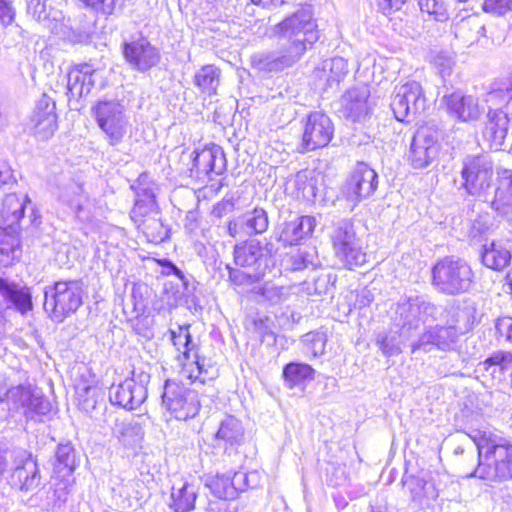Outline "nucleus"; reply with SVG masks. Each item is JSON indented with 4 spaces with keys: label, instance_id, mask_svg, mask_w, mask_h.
Listing matches in <instances>:
<instances>
[{
    "label": "nucleus",
    "instance_id": "26",
    "mask_svg": "<svg viewBox=\"0 0 512 512\" xmlns=\"http://www.w3.org/2000/svg\"><path fill=\"white\" fill-rule=\"evenodd\" d=\"M317 225L314 216H300L283 223L279 235V241L285 246L298 245L301 241L309 238Z\"/></svg>",
    "mask_w": 512,
    "mask_h": 512
},
{
    "label": "nucleus",
    "instance_id": "25",
    "mask_svg": "<svg viewBox=\"0 0 512 512\" xmlns=\"http://www.w3.org/2000/svg\"><path fill=\"white\" fill-rule=\"evenodd\" d=\"M487 202L498 216L512 220V170L503 169L498 172L494 193H490Z\"/></svg>",
    "mask_w": 512,
    "mask_h": 512
},
{
    "label": "nucleus",
    "instance_id": "8",
    "mask_svg": "<svg viewBox=\"0 0 512 512\" xmlns=\"http://www.w3.org/2000/svg\"><path fill=\"white\" fill-rule=\"evenodd\" d=\"M462 187L465 191L481 200H490V190L493 186L494 165L491 157L486 154L467 156L461 169Z\"/></svg>",
    "mask_w": 512,
    "mask_h": 512
},
{
    "label": "nucleus",
    "instance_id": "40",
    "mask_svg": "<svg viewBox=\"0 0 512 512\" xmlns=\"http://www.w3.org/2000/svg\"><path fill=\"white\" fill-rule=\"evenodd\" d=\"M220 81L221 70L215 65L207 64L196 71L193 83L201 93L213 96L217 94Z\"/></svg>",
    "mask_w": 512,
    "mask_h": 512
},
{
    "label": "nucleus",
    "instance_id": "27",
    "mask_svg": "<svg viewBox=\"0 0 512 512\" xmlns=\"http://www.w3.org/2000/svg\"><path fill=\"white\" fill-rule=\"evenodd\" d=\"M348 73L347 61L342 57H334L323 61L321 67L314 71L318 85L324 91L337 87Z\"/></svg>",
    "mask_w": 512,
    "mask_h": 512
},
{
    "label": "nucleus",
    "instance_id": "4",
    "mask_svg": "<svg viewBox=\"0 0 512 512\" xmlns=\"http://www.w3.org/2000/svg\"><path fill=\"white\" fill-rule=\"evenodd\" d=\"M83 303L80 280L57 281L44 288V310L57 323L74 314Z\"/></svg>",
    "mask_w": 512,
    "mask_h": 512
},
{
    "label": "nucleus",
    "instance_id": "2",
    "mask_svg": "<svg viewBox=\"0 0 512 512\" xmlns=\"http://www.w3.org/2000/svg\"><path fill=\"white\" fill-rule=\"evenodd\" d=\"M444 324L429 325L419 338L411 343V352L429 353L457 351L461 336L470 331L475 322V308L451 306L443 308Z\"/></svg>",
    "mask_w": 512,
    "mask_h": 512
},
{
    "label": "nucleus",
    "instance_id": "61",
    "mask_svg": "<svg viewBox=\"0 0 512 512\" xmlns=\"http://www.w3.org/2000/svg\"><path fill=\"white\" fill-rule=\"evenodd\" d=\"M406 0H382L379 2L384 14H388L393 10H399Z\"/></svg>",
    "mask_w": 512,
    "mask_h": 512
},
{
    "label": "nucleus",
    "instance_id": "64",
    "mask_svg": "<svg viewBox=\"0 0 512 512\" xmlns=\"http://www.w3.org/2000/svg\"><path fill=\"white\" fill-rule=\"evenodd\" d=\"M14 182L15 179L11 169L6 168L4 170H0V187Z\"/></svg>",
    "mask_w": 512,
    "mask_h": 512
},
{
    "label": "nucleus",
    "instance_id": "63",
    "mask_svg": "<svg viewBox=\"0 0 512 512\" xmlns=\"http://www.w3.org/2000/svg\"><path fill=\"white\" fill-rule=\"evenodd\" d=\"M233 204L230 201H221L214 205L212 214L218 218H221L226 214L228 210H231Z\"/></svg>",
    "mask_w": 512,
    "mask_h": 512
},
{
    "label": "nucleus",
    "instance_id": "39",
    "mask_svg": "<svg viewBox=\"0 0 512 512\" xmlns=\"http://www.w3.org/2000/svg\"><path fill=\"white\" fill-rule=\"evenodd\" d=\"M54 0H27V13L49 29L62 18L60 10L53 7Z\"/></svg>",
    "mask_w": 512,
    "mask_h": 512
},
{
    "label": "nucleus",
    "instance_id": "23",
    "mask_svg": "<svg viewBox=\"0 0 512 512\" xmlns=\"http://www.w3.org/2000/svg\"><path fill=\"white\" fill-rule=\"evenodd\" d=\"M269 226L267 212L260 207L246 211L237 218L230 220L227 225L231 237L241 235H257L264 233Z\"/></svg>",
    "mask_w": 512,
    "mask_h": 512
},
{
    "label": "nucleus",
    "instance_id": "28",
    "mask_svg": "<svg viewBox=\"0 0 512 512\" xmlns=\"http://www.w3.org/2000/svg\"><path fill=\"white\" fill-rule=\"evenodd\" d=\"M449 114L461 121H470L478 118L480 111L478 100L460 91L443 97Z\"/></svg>",
    "mask_w": 512,
    "mask_h": 512
},
{
    "label": "nucleus",
    "instance_id": "59",
    "mask_svg": "<svg viewBox=\"0 0 512 512\" xmlns=\"http://www.w3.org/2000/svg\"><path fill=\"white\" fill-rule=\"evenodd\" d=\"M512 328V318L511 317H501L498 318L495 323L496 333L499 337H504L506 341H508V336L510 334V330Z\"/></svg>",
    "mask_w": 512,
    "mask_h": 512
},
{
    "label": "nucleus",
    "instance_id": "7",
    "mask_svg": "<svg viewBox=\"0 0 512 512\" xmlns=\"http://www.w3.org/2000/svg\"><path fill=\"white\" fill-rule=\"evenodd\" d=\"M395 325L401 327V334L409 340L412 332L421 323L436 321L443 315V308L430 302L423 295L410 296L398 302L395 310Z\"/></svg>",
    "mask_w": 512,
    "mask_h": 512
},
{
    "label": "nucleus",
    "instance_id": "48",
    "mask_svg": "<svg viewBox=\"0 0 512 512\" xmlns=\"http://www.w3.org/2000/svg\"><path fill=\"white\" fill-rule=\"evenodd\" d=\"M100 396H102V392L95 386L87 385L78 389L77 399L79 408L88 414L92 413L97 406L98 398Z\"/></svg>",
    "mask_w": 512,
    "mask_h": 512
},
{
    "label": "nucleus",
    "instance_id": "9",
    "mask_svg": "<svg viewBox=\"0 0 512 512\" xmlns=\"http://www.w3.org/2000/svg\"><path fill=\"white\" fill-rule=\"evenodd\" d=\"M92 114L111 146H116L123 141L130 126L123 104L115 99L99 100L92 107Z\"/></svg>",
    "mask_w": 512,
    "mask_h": 512
},
{
    "label": "nucleus",
    "instance_id": "1",
    "mask_svg": "<svg viewBox=\"0 0 512 512\" xmlns=\"http://www.w3.org/2000/svg\"><path fill=\"white\" fill-rule=\"evenodd\" d=\"M273 33L278 38L277 50L260 53L253 58L257 67L267 72H278L293 66L320 37L310 5L301 6L285 17L275 25Z\"/></svg>",
    "mask_w": 512,
    "mask_h": 512
},
{
    "label": "nucleus",
    "instance_id": "11",
    "mask_svg": "<svg viewBox=\"0 0 512 512\" xmlns=\"http://www.w3.org/2000/svg\"><path fill=\"white\" fill-rule=\"evenodd\" d=\"M260 481L261 475L258 471H227L205 476V486L220 500H234L240 492L258 487Z\"/></svg>",
    "mask_w": 512,
    "mask_h": 512
},
{
    "label": "nucleus",
    "instance_id": "30",
    "mask_svg": "<svg viewBox=\"0 0 512 512\" xmlns=\"http://www.w3.org/2000/svg\"><path fill=\"white\" fill-rule=\"evenodd\" d=\"M53 474L56 478L74 477L80 465V454L71 441L60 442L55 450Z\"/></svg>",
    "mask_w": 512,
    "mask_h": 512
},
{
    "label": "nucleus",
    "instance_id": "53",
    "mask_svg": "<svg viewBox=\"0 0 512 512\" xmlns=\"http://www.w3.org/2000/svg\"><path fill=\"white\" fill-rule=\"evenodd\" d=\"M226 269L228 270L229 280L238 286L252 284L263 278L261 275H256L255 272H251L249 269H242L237 266L231 267L229 264L226 265Z\"/></svg>",
    "mask_w": 512,
    "mask_h": 512
},
{
    "label": "nucleus",
    "instance_id": "32",
    "mask_svg": "<svg viewBox=\"0 0 512 512\" xmlns=\"http://www.w3.org/2000/svg\"><path fill=\"white\" fill-rule=\"evenodd\" d=\"M370 90L367 86L362 85L349 89L341 99L344 113L353 121L360 120L369 112L368 98Z\"/></svg>",
    "mask_w": 512,
    "mask_h": 512
},
{
    "label": "nucleus",
    "instance_id": "49",
    "mask_svg": "<svg viewBox=\"0 0 512 512\" xmlns=\"http://www.w3.org/2000/svg\"><path fill=\"white\" fill-rule=\"evenodd\" d=\"M59 198L74 210H80L83 200V188L78 182L71 181L61 188Z\"/></svg>",
    "mask_w": 512,
    "mask_h": 512
},
{
    "label": "nucleus",
    "instance_id": "57",
    "mask_svg": "<svg viewBox=\"0 0 512 512\" xmlns=\"http://www.w3.org/2000/svg\"><path fill=\"white\" fill-rule=\"evenodd\" d=\"M482 8L487 13L502 16L512 10V0H484Z\"/></svg>",
    "mask_w": 512,
    "mask_h": 512
},
{
    "label": "nucleus",
    "instance_id": "14",
    "mask_svg": "<svg viewBox=\"0 0 512 512\" xmlns=\"http://www.w3.org/2000/svg\"><path fill=\"white\" fill-rule=\"evenodd\" d=\"M273 244L262 243L257 239L242 241L234 246L233 258L237 267L249 269L256 275L265 276L266 271L273 266Z\"/></svg>",
    "mask_w": 512,
    "mask_h": 512
},
{
    "label": "nucleus",
    "instance_id": "22",
    "mask_svg": "<svg viewBox=\"0 0 512 512\" xmlns=\"http://www.w3.org/2000/svg\"><path fill=\"white\" fill-rule=\"evenodd\" d=\"M34 134L40 140L51 138L58 128L55 101L43 94L31 116Z\"/></svg>",
    "mask_w": 512,
    "mask_h": 512
},
{
    "label": "nucleus",
    "instance_id": "46",
    "mask_svg": "<svg viewBox=\"0 0 512 512\" xmlns=\"http://www.w3.org/2000/svg\"><path fill=\"white\" fill-rule=\"evenodd\" d=\"M57 479L58 482L54 484L55 488L53 493V506L58 511H65L68 503L71 501V493L75 478L65 477Z\"/></svg>",
    "mask_w": 512,
    "mask_h": 512
},
{
    "label": "nucleus",
    "instance_id": "60",
    "mask_svg": "<svg viewBox=\"0 0 512 512\" xmlns=\"http://www.w3.org/2000/svg\"><path fill=\"white\" fill-rule=\"evenodd\" d=\"M228 500L209 501L206 511L207 512H236L237 508L230 503Z\"/></svg>",
    "mask_w": 512,
    "mask_h": 512
},
{
    "label": "nucleus",
    "instance_id": "13",
    "mask_svg": "<svg viewBox=\"0 0 512 512\" xmlns=\"http://www.w3.org/2000/svg\"><path fill=\"white\" fill-rule=\"evenodd\" d=\"M390 107L400 122H410L423 113L427 99L419 82L409 81L395 87Z\"/></svg>",
    "mask_w": 512,
    "mask_h": 512
},
{
    "label": "nucleus",
    "instance_id": "3",
    "mask_svg": "<svg viewBox=\"0 0 512 512\" xmlns=\"http://www.w3.org/2000/svg\"><path fill=\"white\" fill-rule=\"evenodd\" d=\"M477 454H467L472 465L467 478L476 477L491 482L512 479V443L498 435L484 434L476 441Z\"/></svg>",
    "mask_w": 512,
    "mask_h": 512
},
{
    "label": "nucleus",
    "instance_id": "6",
    "mask_svg": "<svg viewBox=\"0 0 512 512\" xmlns=\"http://www.w3.org/2000/svg\"><path fill=\"white\" fill-rule=\"evenodd\" d=\"M332 250L341 267L353 270L363 266L367 259L362 239L349 220L339 221L330 233Z\"/></svg>",
    "mask_w": 512,
    "mask_h": 512
},
{
    "label": "nucleus",
    "instance_id": "54",
    "mask_svg": "<svg viewBox=\"0 0 512 512\" xmlns=\"http://www.w3.org/2000/svg\"><path fill=\"white\" fill-rule=\"evenodd\" d=\"M261 296L271 304H279L285 301L289 296V288L266 283L260 292Z\"/></svg>",
    "mask_w": 512,
    "mask_h": 512
},
{
    "label": "nucleus",
    "instance_id": "12",
    "mask_svg": "<svg viewBox=\"0 0 512 512\" xmlns=\"http://www.w3.org/2000/svg\"><path fill=\"white\" fill-rule=\"evenodd\" d=\"M161 398L162 407L177 420L194 418L201 407L199 395L195 389L171 379L165 381Z\"/></svg>",
    "mask_w": 512,
    "mask_h": 512
},
{
    "label": "nucleus",
    "instance_id": "50",
    "mask_svg": "<svg viewBox=\"0 0 512 512\" xmlns=\"http://www.w3.org/2000/svg\"><path fill=\"white\" fill-rule=\"evenodd\" d=\"M419 7L434 20L443 22L448 19V10L445 0H419Z\"/></svg>",
    "mask_w": 512,
    "mask_h": 512
},
{
    "label": "nucleus",
    "instance_id": "36",
    "mask_svg": "<svg viewBox=\"0 0 512 512\" xmlns=\"http://www.w3.org/2000/svg\"><path fill=\"white\" fill-rule=\"evenodd\" d=\"M158 215H160V211L154 191L151 188L138 189L134 207L130 212L132 221L136 224L148 217Z\"/></svg>",
    "mask_w": 512,
    "mask_h": 512
},
{
    "label": "nucleus",
    "instance_id": "42",
    "mask_svg": "<svg viewBox=\"0 0 512 512\" xmlns=\"http://www.w3.org/2000/svg\"><path fill=\"white\" fill-rule=\"evenodd\" d=\"M136 225L151 243L160 244L169 238L170 228L163 223L160 215L148 217Z\"/></svg>",
    "mask_w": 512,
    "mask_h": 512
},
{
    "label": "nucleus",
    "instance_id": "5",
    "mask_svg": "<svg viewBox=\"0 0 512 512\" xmlns=\"http://www.w3.org/2000/svg\"><path fill=\"white\" fill-rule=\"evenodd\" d=\"M474 273L470 265L462 259L444 257L432 268V285L448 296H455L469 291Z\"/></svg>",
    "mask_w": 512,
    "mask_h": 512
},
{
    "label": "nucleus",
    "instance_id": "17",
    "mask_svg": "<svg viewBox=\"0 0 512 512\" xmlns=\"http://www.w3.org/2000/svg\"><path fill=\"white\" fill-rule=\"evenodd\" d=\"M440 152L439 133L431 127H420L412 138L408 160L414 169L429 167Z\"/></svg>",
    "mask_w": 512,
    "mask_h": 512
},
{
    "label": "nucleus",
    "instance_id": "24",
    "mask_svg": "<svg viewBox=\"0 0 512 512\" xmlns=\"http://www.w3.org/2000/svg\"><path fill=\"white\" fill-rule=\"evenodd\" d=\"M99 72L88 63L75 65L67 74V95L81 99L89 95L94 88Z\"/></svg>",
    "mask_w": 512,
    "mask_h": 512
},
{
    "label": "nucleus",
    "instance_id": "20",
    "mask_svg": "<svg viewBox=\"0 0 512 512\" xmlns=\"http://www.w3.org/2000/svg\"><path fill=\"white\" fill-rule=\"evenodd\" d=\"M378 187V174L368 164L358 162L346 179L342 192L354 203H359L375 193Z\"/></svg>",
    "mask_w": 512,
    "mask_h": 512
},
{
    "label": "nucleus",
    "instance_id": "43",
    "mask_svg": "<svg viewBox=\"0 0 512 512\" xmlns=\"http://www.w3.org/2000/svg\"><path fill=\"white\" fill-rule=\"evenodd\" d=\"M5 231L6 233L0 236V265L7 267L20 257L21 248L19 233Z\"/></svg>",
    "mask_w": 512,
    "mask_h": 512
},
{
    "label": "nucleus",
    "instance_id": "44",
    "mask_svg": "<svg viewBox=\"0 0 512 512\" xmlns=\"http://www.w3.org/2000/svg\"><path fill=\"white\" fill-rule=\"evenodd\" d=\"M401 334V327L390 333L380 332L376 337V344L383 355L390 357L401 353V345L407 342Z\"/></svg>",
    "mask_w": 512,
    "mask_h": 512
},
{
    "label": "nucleus",
    "instance_id": "16",
    "mask_svg": "<svg viewBox=\"0 0 512 512\" xmlns=\"http://www.w3.org/2000/svg\"><path fill=\"white\" fill-rule=\"evenodd\" d=\"M334 135V124L323 112L309 113L303 120L301 148L303 152L328 146Z\"/></svg>",
    "mask_w": 512,
    "mask_h": 512
},
{
    "label": "nucleus",
    "instance_id": "31",
    "mask_svg": "<svg viewBox=\"0 0 512 512\" xmlns=\"http://www.w3.org/2000/svg\"><path fill=\"white\" fill-rule=\"evenodd\" d=\"M26 203H31L27 196L21 198L15 193L7 194L2 205V222L4 230H10L12 233H19L20 221L24 217Z\"/></svg>",
    "mask_w": 512,
    "mask_h": 512
},
{
    "label": "nucleus",
    "instance_id": "55",
    "mask_svg": "<svg viewBox=\"0 0 512 512\" xmlns=\"http://www.w3.org/2000/svg\"><path fill=\"white\" fill-rule=\"evenodd\" d=\"M87 7L105 16L112 15L117 6H122V0H80Z\"/></svg>",
    "mask_w": 512,
    "mask_h": 512
},
{
    "label": "nucleus",
    "instance_id": "10",
    "mask_svg": "<svg viewBox=\"0 0 512 512\" xmlns=\"http://www.w3.org/2000/svg\"><path fill=\"white\" fill-rule=\"evenodd\" d=\"M9 484L23 493H36L43 485V478L37 459L22 448L11 451V471Z\"/></svg>",
    "mask_w": 512,
    "mask_h": 512
},
{
    "label": "nucleus",
    "instance_id": "52",
    "mask_svg": "<svg viewBox=\"0 0 512 512\" xmlns=\"http://www.w3.org/2000/svg\"><path fill=\"white\" fill-rule=\"evenodd\" d=\"M302 341L306 346L307 352L317 357L325 351L327 336L324 332L313 331L305 334Z\"/></svg>",
    "mask_w": 512,
    "mask_h": 512
},
{
    "label": "nucleus",
    "instance_id": "34",
    "mask_svg": "<svg viewBox=\"0 0 512 512\" xmlns=\"http://www.w3.org/2000/svg\"><path fill=\"white\" fill-rule=\"evenodd\" d=\"M487 116L488 122L483 135L491 143V147L499 148L507 136L510 120L501 109H490Z\"/></svg>",
    "mask_w": 512,
    "mask_h": 512
},
{
    "label": "nucleus",
    "instance_id": "56",
    "mask_svg": "<svg viewBox=\"0 0 512 512\" xmlns=\"http://www.w3.org/2000/svg\"><path fill=\"white\" fill-rule=\"evenodd\" d=\"M159 265L162 267V274L169 276V275H175L177 278H179L182 281V284L184 286V289L187 291V293H191L192 289L189 288V280L184 275V273L169 259H161L159 260Z\"/></svg>",
    "mask_w": 512,
    "mask_h": 512
},
{
    "label": "nucleus",
    "instance_id": "58",
    "mask_svg": "<svg viewBox=\"0 0 512 512\" xmlns=\"http://www.w3.org/2000/svg\"><path fill=\"white\" fill-rule=\"evenodd\" d=\"M15 19V9L11 0H0V22L3 25L11 24Z\"/></svg>",
    "mask_w": 512,
    "mask_h": 512
},
{
    "label": "nucleus",
    "instance_id": "38",
    "mask_svg": "<svg viewBox=\"0 0 512 512\" xmlns=\"http://www.w3.org/2000/svg\"><path fill=\"white\" fill-rule=\"evenodd\" d=\"M215 437L226 447L239 446L244 441V427L239 419L228 415L220 422Z\"/></svg>",
    "mask_w": 512,
    "mask_h": 512
},
{
    "label": "nucleus",
    "instance_id": "37",
    "mask_svg": "<svg viewBox=\"0 0 512 512\" xmlns=\"http://www.w3.org/2000/svg\"><path fill=\"white\" fill-rule=\"evenodd\" d=\"M0 293L9 300L17 311L25 314L33 307L32 295L27 287H20L14 283H10L4 278H0Z\"/></svg>",
    "mask_w": 512,
    "mask_h": 512
},
{
    "label": "nucleus",
    "instance_id": "47",
    "mask_svg": "<svg viewBox=\"0 0 512 512\" xmlns=\"http://www.w3.org/2000/svg\"><path fill=\"white\" fill-rule=\"evenodd\" d=\"M171 340L178 351H182L186 360L191 359V353L196 349L192 341L188 326H179L177 330H171Z\"/></svg>",
    "mask_w": 512,
    "mask_h": 512
},
{
    "label": "nucleus",
    "instance_id": "21",
    "mask_svg": "<svg viewBox=\"0 0 512 512\" xmlns=\"http://www.w3.org/2000/svg\"><path fill=\"white\" fill-rule=\"evenodd\" d=\"M123 55L129 65L141 73L155 67L161 59L159 50L145 38L124 43Z\"/></svg>",
    "mask_w": 512,
    "mask_h": 512
},
{
    "label": "nucleus",
    "instance_id": "41",
    "mask_svg": "<svg viewBox=\"0 0 512 512\" xmlns=\"http://www.w3.org/2000/svg\"><path fill=\"white\" fill-rule=\"evenodd\" d=\"M315 370L306 363L290 362L283 368L285 385L292 389L304 386L307 381L314 379Z\"/></svg>",
    "mask_w": 512,
    "mask_h": 512
},
{
    "label": "nucleus",
    "instance_id": "35",
    "mask_svg": "<svg viewBox=\"0 0 512 512\" xmlns=\"http://www.w3.org/2000/svg\"><path fill=\"white\" fill-rule=\"evenodd\" d=\"M198 486L184 482L180 486L173 485L168 506L173 512H191L195 509Z\"/></svg>",
    "mask_w": 512,
    "mask_h": 512
},
{
    "label": "nucleus",
    "instance_id": "62",
    "mask_svg": "<svg viewBox=\"0 0 512 512\" xmlns=\"http://www.w3.org/2000/svg\"><path fill=\"white\" fill-rule=\"evenodd\" d=\"M503 94V101H509L512 99V78L509 79L507 84L503 89H499V91H493L489 94L490 99L498 97Z\"/></svg>",
    "mask_w": 512,
    "mask_h": 512
},
{
    "label": "nucleus",
    "instance_id": "33",
    "mask_svg": "<svg viewBox=\"0 0 512 512\" xmlns=\"http://www.w3.org/2000/svg\"><path fill=\"white\" fill-rule=\"evenodd\" d=\"M512 244L509 241H492L483 245L481 252V261L486 267L501 271L511 262Z\"/></svg>",
    "mask_w": 512,
    "mask_h": 512
},
{
    "label": "nucleus",
    "instance_id": "29",
    "mask_svg": "<svg viewBox=\"0 0 512 512\" xmlns=\"http://www.w3.org/2000/svg\"><path fill=\"white\" fill-rule=\"evenodd\" d=\"M402 484L409 491L411 501L418 506H429L438 497L435 483L423 477L404 475Z\"/></svg>",
    "mask_w": 512,
    "mask_h": 512
},
{
    "label": "nucleus",
    "instance_id": "19",
    "mask_svg": "<svg viewBox=\"0 0 512 512\" xmlns=\"http://www.w3.org/2000/svg\"><path fill=\"white\" fill-rule=\"evenodd\" d=\"M10 398L24 409L28 421L42 423L51 419L52 404L39 390L20 385L10 391Z\"/></svg>",
    "mask_w": 512,
    "mask_h": 512
},
{
    "label": "nucleus",
    "instance_id": "45",
    "mask_svg": "<svg viewBox=\"0 0 512 512\" xmlns=\"http://www.w3.org/2000/svg\"><path fill=\"white\" fill-rule=\"evenodd\" d=\"M290 267L293 271H302L305 269H315L321 266L318 252L315 247H305L298 249L290 257Z\"/></svg>",
    "mask_w": 512,
    "mask_h": 512
},
{
    "label": "nucleus",
    "instance_id": "51",
    "mask_svg": "<svg viewBox=\"0 0 512 512\" xmlns=\"http://www.w3.org/2000/svg\"><path fill=\"white\" fill-rule=\"evenodd\" d=\"M194 364L196 366L197 374L194 375V371L192 370L189 374L190 379H194V381L198 380L201 384L206 383L207 381H211L215 379L217 376V370L212 365H206L205 359L201 358L198 355V352L195 351L193 355Z\"/></svg>",
    "mask_w": 512,
    "mask_h": 512
},
{
    "label": "nucleus",
    "instance_id": "15",
    "mask_svg": "<svg viewBox=\"0 0 512 512\" xmlns=\"http://www.w3.org/2000/svg\"><path fill=\"white\" fill-rule=\"evenodd\" d=\"M149 381L150 374L134 370L130 378L109 388L110 402L127 410L138 408L147 398Z\"/></svg>",
    "mask_w": 512,
    "mask_h": 512
},
{
    "label": "nucleus",
    "instance_id": "18",
    "mask_svg": "<svg viewBox=\"0 0 512 512\" xmlns=\"http://www.w3.org/2000/svg\"><path fill=\"white\" fill-rule=\"evenodd\" d=\"M192 165L189 168L190 177L199 181L213 180L227 169L226 156L223 149L213 144L201 151H194Z\"/></svg>",
    "mask_w": 512,
    "mask_h": 512
}]
</instances>
